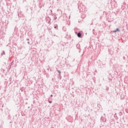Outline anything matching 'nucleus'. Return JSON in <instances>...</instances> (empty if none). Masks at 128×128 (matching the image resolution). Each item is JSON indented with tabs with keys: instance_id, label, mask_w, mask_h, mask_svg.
I'll return each instance as SVG.
<instances>
[{
	"instance_id": "obj_9",
	"label": "nucleus",
	"mask_w": 128,
	"mask_h": 128,
	"mask_svg": "<svg viewBox=\"0 0 128 128\" xmlns=\"http://www.w3.org/2000/svg\"><path fill=\"white\" fill-rule=\"evenodd\" d=\"M26 40H29V39H28V38H27Z\"/></svg>"
},
{
	"instance_id": "obj_7",
	"label": "nucleus",
	"mask_w": 128,
	"mask_h": 128,
	"mask_svg": "<svg viewBox=\"0 0 128 128\" xmlns=\"http://www.w3.org/2000/svg\"><path fill=\"white\" fill-rule=\"evenodd\" d=\"M56 18H57L56 16H55L54 18V20H56Z\"/></svg>"
},
{
	"instance_id": "obj_1",
	"label": "nucleus",
	"mask_w": 128,
	"mask_h": 128,
	"mask_svg": "<svg viewBox=\"0 0 128 128\" xmlns=\"http://www.w3.org/2000/svg\"><path fill=\"white\" fill-rule=\"evenodd\" d=\"M120 32V29H118V28H117L115 30H114L113 32Z\"/></svg>"
},
{
	"instance_id": "obj_6",
	"label": "nucleus",
	"mask_w": 128,
	"mask_h": 128,
	"mask_svg": "<svg viewBox=\"0 0 128 128\" xmlns=\"http://www.w3.org/2000/svg\"><path fill=\"white\" fill-rule=\"evenodd\" d=\"M58 74H60V70H58Z\"/></svg>"
},
{
	"instance_id": "obj_3",
	"label": "nucleus",
	"mask_w": 128,
	"mask_h": 128,
	"mask_svg": "<svg viewBox=\"0 0 128 128\" xmlns=\"http://www.w3.org/2000/svg\"><path fill=\"white\" fill-rule=\"evenodd\" d=\"M48 103L49 104H52V101L48 100Z\"/></svg>"
},
{
	"instance_id": "obj_8",
	"label": "nucleus",
	"mask_w": 128,
	"mask_h": 128,
	"mask_svg": "<svg viewBox=\"0 0 128 128\" xmlns=\"http://www.w3.org/2000/svg\"><path fill=\"white\" fill-rule=\"evenodd\" d=\"M50 96H51V98H52V94H51V95H50Z\"/></svg>"
},
{
	"instance_id": "obj_10",
	"label": "nucleus",
	"mask_w": 128,
	"mask_h": 128,
	"mask_svg": "<svg viewBox=\"0 0 128 128\" xmlns=\"http://www.w3.org/2000/svg\"><path fill=\"white\" fill-rule=\"evenodd\" d=\"M28 44H30V42H28Z\"/></svg>"
},
{
	"instance_id": "obj_2",
	"label": "nucleus",
	"mask_w": 128,
	"mask_h": 128,
	"mask_svg": "<svg viewBox=\"0 0 128 128\" xmlns=\"http://www.w3.org/2000/svg\"><path fill=\"white\" fill-rule=\"evenodd\" d=\"M78 38H80V36H82V34H80V32H78Z\"/></svg>"
},
{
	"instance_id": "obj_5",
	"label": "nucleus",
	"mask_w": 128,
	"mask_h": 128,
	"mask_svg": "<svg viewBox=\"0 0 128 128\" xmlns=\"http://www.w3.org/2000/svg\"><path fill=\"white\" fill-rule=\"evenodd\" d=\"M54 28H58V25H56V26H54Z\"/></svg>"
},
{
	"instance_id": "obj_4",
	"label": "nucleus",
	"mask_w": 128,
	"mask_h": 128,
	"mask_svg": "<svg viewBox=\"0 0 128 128\" xmlns=\"http://www.w3.org/2000/svg\"><path fill=\"white\" fill-rule=\"evenodd\" d=\"M6 54V52H4V51L2 52V55Z\"/></svg>"
}]
</instances>
